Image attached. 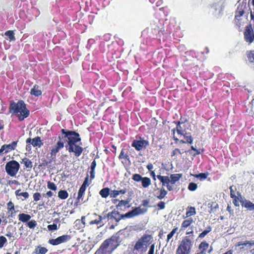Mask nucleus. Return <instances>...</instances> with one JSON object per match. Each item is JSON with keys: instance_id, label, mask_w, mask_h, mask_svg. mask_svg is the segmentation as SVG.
<instances>
[{"instance_id": "59", "label": "nucleus", "mask_w": 254, "mask_h": 254, "mask_svg": "<svg viewBox=\"0 0 254 254\" xmlns=\"http://www.w3.org/2000/svg\"><path fill=\"white\" fill-rule=\"evenodd\" d=\"M7 184L8 185H11V184H14V185H20V183L19 182L17 181V180H9L8 181Z\"/></svg>"}, {"instance_id": "8", "label": "nucleus", "mask_w": 254, "mask_h": 254, "mask_svg": "<svg viewBox=\"0 0 254 254\" xmlns=\"http://www.w3.org/2000/svg\"><path fill=\"white\" fill-rule=\"evenodd\" d=\"M147 211V208H141L140 206L135 207L131 211L126 214H122L121 218H122V219L133 218L140 214H144L146 213Z\"/></svg>"}, {"instance_id": "45", "label": "nucleus", "mask_w": 254, "mask_h": 254, "mask_svg": "<svg viewBox=\"0 0 254 254\" xmlns=\"http://www.w3.org/2000/svg\"><path fill=\"white\" fill-rule=\"evenodd\" d=\"M37 225L36 221L34 220H32L28 222L27 226L30 229H34Z\"/></svg>"}, {"instance_id": "32", "label": "nucleus", "mask_w": 254, "mask_h": 254, "mask_svg": "<svg viewBox=\"0 0 254 254\" xmlns=\"http://www.w3.org/2000/svg\"><path fill=\"white\" fill-rule=\"evenodd\" d=\"M247 56L249 62L254 65V51H247Z\"/></svg>"}, {"instance_id": "3", "label": "nucleus", "mask_w": 254, "mask_h": 254, "mask_svg": "<svg viewBox=\"0 0 254 254\" xmlns=\"http://www.w3.org/2000/svg\"><path fill=\"white\" fill-rule=\"evenodd\" d=\"M193 245L192 237L185 236L180 241L175 254H190Z\"/></svg>"}, {"instance_id": "53", "label": "nucleus", "mask_w": 254, "mask_h": 254, "mask_svg": "<svg viewBox=\"0 0 254 254\" xmlns=\"http://www.w3.org/2000/svg\"><path fill=\"white\" fill-rule=\"evenodd\" d=\"M47 228L49 231H55L58 229L56 224L49 225L47 226Z\"/></svg>"}, {"instance_id": "55", "label": "nucleus", "mask_w": 254, "mask_h": 254, "mask_svg": "<svg viewBox=\"0 0 254 254\" xmlns=\"http://www.w3.org/2000/svg\"><path fill=\"white\" fill-rule=\"evenodd\" d=\"M118 195H119L118 190H113L111 191L110 193L111 197L115 198Z\"/></svg>"}, {"instance_id": "57", "label": "nucleus", "mask_w": 254, "mask_h": 254, "mask_svg": "<svg viewBox=\"0 0 254 254\" xmlns=\"http://www.w3.org/2000/svg\"><path fill=\"white\" fill-rule=\"evenodd\" d=\"M154 249H155V244H153L150 247L149 251L148 252V254H154Z\"/></svg>"}, {"instance_id": "37", "label": "nucleus", "mask_w": 254, "mask_h": 254, "mask_svg": "<svg viewBox=\"0 0 254 254\" xmlns=\"http://www.w3.org/2000/svg\"><path fill=\"white\" fill-rule=\"evenodd\" d=\"M86 189L84 188L83 187H80L79 188L78 191V194H77V200H79L80 199H81L84 194V192L85 191Z\"/></svg>"}, {"instance_id": "17", "label": "nucleus", "mask_w": 254, "mask_h": 254, "mask_svg": "<svg viewBox=\"0 0 254 254\" xmlns=\"http://www.w3.org/2000/svg\"><path fill=\"white\" fill-rule=\"evenodd\" d=\"M15 194L18 199H21L22 200L27 199L29 196V194L28 192H21L20 189L15 190Z\"/></svg>"}, {"instance_id": "27", "label": "nucleus", "mask_w": 254, "mask_h": 254, "mask_svg": "<svg viewBox=\"0 0 254 254\" xmlns=\"http://www.w3.org/2000/svg\"><path fill=\"white\" fill-rule=\"evenodd\" d=\"M212 231V227L211 226L208 225L206 227V229L203 231L201 233H200L198 235V238L203 239L204 238L206 235H207L209 232Z\"/></svg>"}, {"instance_id": "44", "label": "nucleus", "mask_w": 254, "mask_h": 254, "mask_svg": "<svg viewBox=\"0 0 254 254\" xmlns=\"http://www.w3.org/2000/svg\"><path fill=\"white\" fill-rule=\"evenodd\" d=\"M143 177L140 174H134L133 175L132 177V179L137 182H139L141 181Z\"/></svg>"}, {"instance_id": "24", "label": "nucleus", "mask_w": 254, "mask_h": 254, "mask_svg": "<svg viewBox=\"0 0 254 254\" xmlns=\"http://www.w3.org/2000/svg\"><path fill=\"white\" fill-rule=\"evenodd\" d=\"M31 217L29 214L25 213H20L18 215L19 220L23 223L28 222L31 219Z\"/></svg>"}, {"instance_id": "51", "label": "nucleus", "mask_w": 254, "mask_h": 254, "mask_svg": "<svg viewBox=\"0 0 254 254\" xmlns=\"http://www.w3.org/2000/svg\"><path fill=\"white\" fill-rule=\"evenodd\" d=\"M89 176L87 175V176L84 179L83 183L81 187H83L85 189H86V187L89 186Z\"/></svg>"}, {"instance_id": "19", "label": "nucleus", "mask_w": 254, "mask_h": 254, "mask_svg": "<svg viewBox=\"0 0 254 254\" xmlns=\"http://www.w3.org/2000/svg\"><path fill=\"white\" fill-rule=\"evenodd\" d=\"M121 215L119 212L116 210H113L107 214V216H110L111 219H114L117 222H119L122 219V218H121Z\"/></svg>"}, {"instance_id": "7", "label": "nucleus", "mask_w": 254, "mask_h": 254, "mask_svg": "<svg viewBox=\"0 0 254 254\" xmlns=\"http://www.w3.org/2000/svg\"><path fill=\"white\" fill-rule=\"evenodd\" d=\"M138 139H135L133 140L131 143V146L134 147L137 151L145 149L149 144V141L140 136L138 137Z\"/></svg>"}, {"instance_id": "30", "label": "nucleus", "mask_w": 254, "mask_h": 254, "mask_svg": "<svg viewBox=\"0 0 254 254\" xmlns=\"http://www.w3.org/2000/svg\"><path fill=\"white\" fill-rule=\"evenodd\" d=\"M99 194L103 198H107L110 194V189L109 188L102 189L100 191Z\"/></svg>"}, {"instance_id": "18", "label": "nucleus", "mask_w": 254, "mask_h": 254, "mask_svg": "<svg viewBox=\"0 0 254 254\" xmlns=\"http://www.w3.org/2000/svg\"><path fill=\"white\" fill-rule=\"evenodd\" d=\"M7 209L8 212L10 213L8 215V217H14L16 214V211L14 208V204L11 201H9L7 203Z\"/></svg>"}, {"instance_id": "25", "label": "nucleus", "mask_w": 254, "mask_h": 254, "mask_svg": "<svg viewBox=\"0 0 254 254\" xmlns=\"http://www.w3.org/2000/svg\"><path fill=\"white\" fill-rule=\"evenodd\" d=\"M21 164H23L24 167L26 168L31 169L33 165L31 161L27 157H24L22 159V161H21Z\"/></svg>"}, {"instance_id": "47", "label": "nucleus", "mask_w": 254, "mask_h": 254, "mask_svg": "<svg viewBox=\"0 0 254 254\" xmlns=\"http://www.w3.org/2000/svg\"><path fill=\"white\" fill-rule=\"evenodd\" d=\"M208 173H201L199 174L195 175L194 176L197 178H199L200 179H205L207 178L208 176Z\"/></svg>"}, {"instance_id": "12", "label": "nucleus", "mask_w": 254, "mask_h": 254, "mask_svg": "<svg viewBox=\"0 0 254 254\" xmlns=\"http://www.w3.org/2000/svg\"><path fill=\"white\" fill-rule=\"evenodd\" d=\"M230 197L233 199V203L234 205L238 207L239 206V198L238 196H237L235 194V191L237 190L236 187L235 186H231L230 187Z\"/></svg>"}, {"instance_id": "28", "label": "nucleus", "mask_w": 254, "mask_h": 254, "mask_svg": "<svg viewBox=\"0 0 254 254\" xmlns=\"http://www.w3.org/2000/svg\"><path fill=\"white\" fill-rule=\"evenodd\" d=\"M141 182L142 186L144 188H148L151 185V182L150 179L147 177H143Z\"/></svg>"}, {"instance_id": "56", "label": "nucleus", "mask_w": 254, "mask_h": 254, "mask_svg": "<svg viewBox=\"0 0 254 254\" xmlns=\"http://www.w3.org/2000/svg\"><path fill=\"white\" fill-rule=\"evenodd\" d=\"M157 205L159 207V209H163L165 207V203L163 201H160Z\"/></svg>"}, {"instance_id": "26", "label": "nucleus", "mask_w": 254, "mask_h": 254, "mask_svg": "<svg viewBox=\"0 0 254 254\" xmlns=\"http://www.w3.org/2000/svg\"><path fill=\"white\" fill-rule=\"evenodd\" d=\"M31 144L34 147L38 146L39 147H40L43 145V143L42 142L40 137L37 136L32 139Z\"/></svg>"}, {"instance_id": "11", "label": "nucleus", "mask_w": 254, "mask_h": 254, "mask_svg": "<svg viewBox=\"0 0 254 254\" xmlns=\"http://www.w3.org/2000/svg\"><path fill=\"white\" fill-rule=\"evenodd\" d=\"M157 178L162 183L163 186H166L167 189L169 191H171L173 190V186L172 185H169V183H170V180L169 177L158 175L157 176Z\"/></svg>"}, {"instance_id": "16", "label": "nucleus", "mask_w": 254, "mask_h": 254, "mask_svg": "<svg viewBox=\"0 0 254 254\" xmlns=\"http://www.w3.org/2000/svg\"><path fill=\"white\" fill-rule=\"evenodd\" d=\"M193 222L192 218H189L188 219H185L181 226L180 232L185 231L188 227L190 226Z\"/></svg>"}, {"instance_id": "61", "label": "nucleus", "mask_w": 254, "mask_h": 254, "mask_svg": "<svg viewBox=\"0 0 254 254\" xmlns=\"http://www.w3.org/2000/svg\"><path fill=\"white\" fill-rule=\"evenodd\" d=\"M252 3L253 5L254 6V12H251L250 16H251V20H253L254 21V0H252Z\"/></svg>"}, {"instance_id": "54", "label": "nucleus", "mask_w": 254, "mask_h": 254, "mask_svg": "<svg viewBox=\"0 0 254 254\" xmlns=\"http://www.w3.org/2000/svg\"><path fill=\"white\" fill-rule=\"evenodd\" d=\"M183 135L185 137L186 141V142L190 144H191L193 142V138L190 136H186V135L183 134Z\"/></svg>"}, {"instance_id": "20", "label": "nucleus", "mask_w": 254, "mask_h": 254, "mask_svg": "<svg viewBox=\"0 0 254 254\" xmlns=\"http://www.w3.org/2000/svg\"><path fill=\"white\" fill-rule=\"evenodd\" d=\"M30 93L31 95H33L35 97H38L42 95V91L41 90L40 87L35 84L33 86V87L30 90Z\"/></svg>"}, {"instance_id": "9", "label": "nucleus", "mask_w": 254, "mask_h": 254, "mask_svg": "<svg viewBox=\"0 0 254 254\" xmlns=\"http://www.w3.org/2000/svg\"><path fill=\"white\" fill-rule=\"evenodd\" d=\"M244 35L245 41L249 44L254 41V32L251 25L246 26Z\"/></svg>"}, {"instance_id": "52", "label": "nucleus", "mask_w": 254, "mask_h": 254, "mask_svg": "<svg viewBox=\"0 0 254 254\" xmlns=\"http://www.w3.org/2000/svg\"><path fill=\"white\" fill-rule=\"evenodd\" d=\"M184 151L181 152L179 149L176 148L173 150L172 154H171V156L173 157L178 154L182 155V154L184 153Z\"/></svg>"}, {"instance_id": "39", "label": "nucleus", "mask_w": 254, "mask_h": 254, "mask_svg": "<svg viewBox=\"0 0 254 254\" xmlns=\"http://www.w3.org/2000/svg\"><path fill=\"white\" fill-rule=\"evenodd\" d=\"M178 230V228L177 227H175L173 228V229L167 235V238L166 240L167 242H169L170 240L173 237L175 233Z\"/></svg>"}, {"instance_id": "48", "label": "nucleus", "mask_w": 254, "mask_h": 254, "mask_svg": "<svg viewBox=\"0 0 254 254\" xmlns=\"http://www.w3.org/2000/svg\"><path fill=\"white\" fill-rule=\"evenodd\" d=\"M49 243L53 246H57L61 244L58 238L55 239H52L49 240Z\"/></svg>"}, {"instance_id": "43", "label": "nucleus", "mask_w": 254, "mask_h": 254, "mask_svg": "<svg viewBox=\"0 0 254 254\" xmlns=\"http://www.w3.org/2000/svg\"><path fill=\"white\" fill-rule=\"evenodd\" d=\"M47 187L49 189L53 190H56L57 189V187L56 184L50 181L47 183Z\"/></svg>"}, {"instance_id": "40", "label": "nucleus", "mask_w": 254, "mask_h": 254, "mask_svg": "<svg viewBox=\"0 0 254 254\" xmlns=\"http://www.w3.org/2000/svg\"><path fill=\"white\" fill-rule=\"evenodd\" d=\"M174 123L176 125V131L179 134L183 135V130L182 129H179V126L183 123H181L180 121H174Z\"/></svg>"}, {"instance_id": "14", "label": "nucleus", "mask_w": 254, "mask_h": 254, "mask_svg": "<svg viewBox=\"0 0 254 254\" xmlns=\"http://www.w3.org/2000/svg\"><path fill=\"white\" fill-rule=\"evenodd\" d=\"M239 202H241V205L243 207H245L250 211L254 210V203L250 200L247 199H239Z\"/></svg>"}, {"instance_id": "4", "label": "nucleus", "mask_w": 254, "mask_h": 254, "mask_svg": "<svg viewBox=\"0 0 254 254\" xmlns=\"http://www.w3.org/2000/svg\"><path fill=\"white\" fill-rule=\"evenodd\" d=\"M119 237L117 236H113L110 238L104 241L101 245L99 250H101L103 253H106L107 249L109 248L108 252L112 253L119 245Z\"/></svg>"}, {"instance_id": "49", "label": "nucleus", "mask_w": 254, "mask_h": 254, "mask_svg": "<svg viewBox=\"0 0 254 254\" xmlns=\"http://www.w3.org/2000/svg\"><path fill=\"white\" fill-rule=\"evenodd\" d=\"M41 196H42V195L41 194V193L40 192H36L34 193L33 195L34 201H39L41 199Z\"/></svg>"}, {"instance_id": "2", "label": "nucleus", "mask_w": 254, "mask_h": 254, "mask_svg": "<svg viewBox=\"0 0 254 254\" xmlns=\"http://www.w3.org/2000/svg\"><path fill=\"white\" fill-rule=\"evenodd\" d=\"M9 111L16 116L20 121L27 118L30 114L25 103L21 100H18L17 103L13 101L10 103Z\"/></svg>"}, {"instance_id": "13", "label": "nucleus", "mask_w": 254, "mask_h": 254, "mask_svg": "<svg viewBox=\"0 0 254 254\" xmlns=\"http://www.w3.org/2000/svg\"><path fill=\"white\" fill-rule=\"evenodd\" d=\"M18 142V140H17L15 141H13L9 144H4L2 145L5 149V154H7L8 152L15 150L17 146Z\"/></svg>"}, {"instance_id": "5", "label": "nucleus", "mask_w": 254, "mask_h": 254, "mask_svg": "<svg viewBox=\"0 0 254 254\" xmlns=\"http://www.w3.org/2000/svg\"><path fill=\"white\" fill-rule=\"evenodd\" d=\"M19 169L20 164L16 160H11L7 162L5 166L6 173L12 177L16 176Z\"/></svg>"}, {"instance_id": "41", "label": "nucleus", "mask_w": 254, "mask_h": 254, "mask_svg": "<svg viewBox=\"0 0 254 254\" xmlns=\"http://www.w3.org/2000/svg\"><path fill=\"white\" fill-rule=\"evenodd\" d=\"M129 202V200H119V203L117 205V207H122L123 206H127V207H129V205H127Z\"/></svg>"}, {"instance_id": "50", "label": "nucleus", "mask_w": 254, "mask_h": 254, "mask_svg": "<svg viewBox=\"0 0 254 254\" xmlns=\"http://www.w3.org/2000/svg\"><path fill=\"white\" fill-rule=\"evenodd\" d=\"M7 242V239L3 236H0V248H2Z\"/></svg>"}, {"instance_id": "42", "label": "nucleus", "mask_w": 254, "mask_h": 254, "mask_svg": "<svg viewBox=\"0 0 254 254\" xmlns=\"http://www.w3.org/2000/svg\"><path fill=\"white\" fill-rule=\"evenodd\" d=\"M102 221V218H101V216L98 215V219L91 221L89 222V224L90 225H94V224L99 225L101 223Z\"/></svg>"}, {"instance_id": "33", "label": "nucleus", "mask_w": 254, "mask_h": 254, "mask_svg": "<svg viewBox=\"0 0 254 254\" xmlns=\"http://www.w3.org/2000/svg\"><path fill=\"white\" fill-rule=\"evenodd\" d=\"M68 196V193L65 190H60L58 192V197L62 199H65Z\"/></svg>"}, {"instance_id": "36", "label": "nucleus", "mask_w": 254, "mask_h": 254, "mask_svg": "<svg viewBox=\"0 0 254 254\" xmlns=\"http://www.w3.org/2000/svg\"><path fill=\"white\" fill-rule=\"evenodd\" d=\"M119 158L120 159H125L127 160L129 159V155L127 153H125V149H122L121 152L119 155Z\"/></svg>"}, {"instance_id": "1", "label": "nucleus", "mask_w": 254, "mask_h": 254, "mask_svg": "<svg viewBox=\"0 0 254 254\" xmlns=\"http://www.w3.org/2000/svg\"><path fill=\"white\" fill-rule=\"evenodd\" d=\"M62 138H67L68 140L65 148L69 153H73L74 155L78 157L82 153L83 148L76 143L81 141L79 134L74 131L68 130L63 128L61 129Z\"/></svg>"}, {"instance_id": "34", "label": "nucleus", "mask_w": 254, "mask_h": 254, "mask_svg": "<svg viewBox=\"0 0 254 254\" xmlns=\"http://www.w3.org/2000/svg\"><path fill=\"white\" fill-rule=\"evenodd\" d=\"M61 244L67 242L71 239V237L68 235H64L58 237Z\"/></svg>"}, {"instance_id": "10", "label": "nucleus", "mask_w": 254, "mask_h": 254, "mask_svg": "<svg viewBox=\"0 0 254 254\" xmlns=\"http://www.w3.org/2000/svg\"><path fill=\"white\" fill-rule=\"evenodd\" d=\"M59 140L57 142L56 144L51 150V156L54 157L53 158H56L57 153L64 147V141L62 139V136H59Z\"/></svg>"}, {"instance_id": "6", "label": "nucleus", "mask_w": 254, "mask_h": 254, "mask_svg": "<svg viewBox=\"0 0 254 254\" xmlns=\"http://www.w3.org/2000/svg\"><path fill=\"white\" fill-rule=\"evenodd\" d=\"M152 239L150 235L144 234L136 242L134 250L137 251L141 250L144 252L146 251L147 245L149 244V241Z\"/></svg>"}, {"instance_id": "31", "label": "nucleus", "mask_w": 254, "mask_h": 254, "mask_svg": "<svg viewBox=\"0 0 254 254\" xmlns=\"http://www.w3.org/2000/svg\"><path fill=\"white\" fill-rule=\"evenodd\" d=\"M248 246V248L250 249L252 246L254 245V241H246L244 242H239L237 243V246Z\"/></svg>"}, {"instance_id": "15", "label": "nucleus", "mask_w": 254, "mask_h": 254, "mask_svg": "<svg viewBox=\"0 0 254 254\" xmlns=\"http://www.w3.org/2000/svg\"><path fill=\"white\" fill-rule=\"evenodd\" d=\"M208 247L209 244L205 241L201 242L198 246V249L200 250V252H197L195 254H206Z\"/></svg>"}, {"instance_id": "21", "label": "nucleus", "mask_w": 254, "mask_h": 254, "mask_svg": "<svg viewBox=\"0 0 254 254\" xmlns=\"http://www.w3.org/2000/svg\"><path fill=\"white\" fill-rule=\"evenodd\" d=\"M196 213V210L194 207L189 206L187 208V212L186 213V216H183L184 219L186 218H191V216L195 215Z\"/></svg>"}, {"instance_id": "58", "label": "nucleus", "mask_w": 254, "mask_h": 254, "mask_svg": "<svg viewBox=\"0 0 254 254\" xmlns=\"http://www.w3.org/2000/svg\"><path fill=\"white\" fill-rule=\"evenodd\" d=\"M244 13V11L243 10L237 11L236 12L235 17H241L243 15Z\"/></svg>"}, {"instance_id": "35", "label": "nucleus", "mask_w": 254, "mask_h": 254, "mask_svg": "<svg viewBox=\"0 0 254 254\" xmlns=\"http://www.w3.org/2000/svg\"><path fill=\"white\" fill-rule=\"evenodd\" d=\"M160 194L156 196V197L159 199L164 198L167 194V191L164 188L159 189Z\"/></svg>"}, {"instance_id": "46", "label": "nucleus", "mask_w": 254, "mask_h": 254, "mask_svg": "<svg viewBox=\"0 0 254 254\" xmlns=\"http://www.w3.org/2000/svg\"><path fill=\"white\" fill-rule=\"evenodd\" d=\"M197 189V185L194 183H190L188 186V189L190 191H194Z\"/></svg>"}, {"instance_id": "63", "label": "nucleus", "mask_w": 254, "mask_h": 254, "mask_svg": "<svg viewBox=\"0 0 254 254\" xmlns=\"http://www.w3.org/2000/svg\"><path fill=\"white\" fill-rule=\"evenodd\" d=\"M51 161L48 162L46 160L42 161V163L39 165L40 166H46L48 165V164L50 163Z\"/></svg>"}, {"instance_id": "22", "label": "nucleus", "mask_w": 254, "mask_h": 254, "mask_svg": "<svg viewBox=\"0 0 254 254\" xmlns=\"http://www.w3.org/2000/svg\"><path fill=\"white\" fill-rule=\"evenodd\" d=\"M182 177V174H173L170 175V183L175 184Z\"/></svg>"}, {"instance_id": "38", "label": "nucleus", "mask_w": 254, "mask_h": 254, "mask_svg": "<svg viewBox=\"0 0 254 254\" xmlns=\"http://www.w3.org/2000/svg\"><path fill=\"white\" fill-rule=\"evenodd\" d=\"M5 35L8 36L10 41H14L15 40L14 32L12 30L6 31L5 32Z\"/></svg>"}, {"instance_id": "60", "label": "nucleus", "mask_w": 254, "mask_h": 254, "mask_svg": "<svg viewBox=\"0 0 254 254\" xmlns=\"http://www.w3.org/2000/svg\"><path fill=\"white\" fill-rule=\"evenodd\" d=\"M171 131H172V134H173V139L176 141H178L179 139L175 136V131H176V127L172 129Z\"/></svg>"}, {"instance_id": "29", "label": "nucleus", "mask_w": 254, "mask_h": 254, "mask_svg": "<svg viewBox=\"0 0 254 254\" xmlns=\"http://www.w3.org/2000/svg\"><path fill=\"white\" fill-rule=\"evenodd\" d=\"M47 252L48 250L46 248L38 246L35 248L34 253L36 254H45Z\"/></svg>"}, {"instance_id": "23", "label": "nucleus", "mask_w": 254, "mask_h": 254, "mask_svg": "<svg viewBox=\"0 0 254 254\" xmlns=\"http://www.w3.org/2000/svg\"><path fill=\"white\" fill-rule=\"evenodd\" d=\"M96 167V162L95 160L94 159L91 162L90 167V174L91 180L94 179V178L95 177V169Z\"/></svg>"}, {"instance_id": "62", "label": "nucleus", "mask_w": 254, "mask_h": 254, "mask_svg": "<svg viewBox=\"0 0 254 254\" xmlns=\"http://www.w3.org/2000/svg\"><path fill=\"white\" fill-rule=\"evenodd\" d=\"M191 150H192L195 152V154H194V156H195L196 155H198V154H200V151L198 150H197L196 148L194 147L193 146H191Z\"/></svg>"}, {"instance_id": "64", "label": "nucleus", "mask_w": 254, "mask_h": 254, "mask_svg": "<svg viewBox=\"0 0 254 254\" xmlns=\"http://www.w3.org/2000/svg\"><path fill=\"white\" fill-rule=\"evenodd\" d=\"M118 191L119 192V195L120 194H125L127 192V189L124 188V189H122L121 190H118Z\"/></svg>"}]
</instances>
